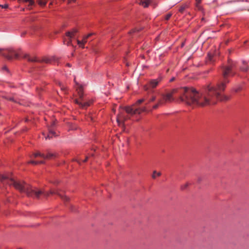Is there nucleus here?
<instances>
[{"label": "nucleus", "instance_id": "obj_1", "mask_svg": "<svg viewBox=\"0 0 249 249\" xmlns=\"http://www.w3.org/2000/svg\"><path fill=\"white\" fill-rule=\"evenodd\" d=\"M228 82L225 79L224 82L217 84L216 87L211 84H209L203 92H199L192 88L184 87L179 89V98L182 102L189 105L201 107L214 105L218 101L228 99L220 93L225 89L226 83Z\"/></svg>", "mask_w": 249, "mask_h": 249}, {"label": "nucleus", "instance_id": "obj_2", "mask_svg": "<svg viewBox=\"0 0 249 249\" xmlns=\"http://www.w3.org/2000/svg\"><path fill=\"white\" fill-rule=\"evenodd\" d=\"M11 182L10 185H12L14 187L19 190L21 192L26 193L29 196L34 197L38 198L39 196L43 194L44 196H49L50 194H57L60 196L62 198L68 200L69 198L66 196H63L61 193L57 190H51L47 192H43L36 188H33L31 187L29 184L25 183L23 181H15L13 178L10 179Z\"/></svg>", "mask_w": 249, "mask_h": 249}, {"label": "nucleus", "instance_id": "obj_3", "mask_svg": "<svg viewBox=\"0 0 249 249\" xmlns=\"http://www.w3.org/2000/svg\"><path fill=\"white\" fill-rule=\"evenodd\" d=\"M177 91V89H174L171 92L162 94L161 98L158 100L157 104L153 107V108L157 109L160 107L164 106L166 103L172 102L174 100L173 95Z\"/></svg>", "mask_w": 249, "mask_h": 249}, {"label": "nucleus", "instance_id": "obj_4", "mask_svg": "<svg viewBox=\"0 0 249 249\" xmlns=\"http://www.w3.org/2000/svg\"><path fill=\"white\" fill-rule=\"evenodd\" d=\"M125 111L131 115H134L136 114H140L142 112H144L146 110V108L145 107L142 108H136L135 107V105H132L130 107H125Z\"/></svg>", "mask_w": 249, "mask_h": 249}, {"label": "nucleus", "instance_id": "obj_5", "mask_svg": "<svg viewBox=\"0 0 249 249\" xmlns=\"http://www.w3.org/2000/svg\"><path fill=\"white\" fill-rule=\"evenodd\" d=\"M160 80H161L160 78H158L156 79L151 80L149 82L150 87L152 88H156L157 86V85L159 84V83L160 82Z\"/></svg>", "mask_w": 249, "mask_h": 249}, {"label": "nucleus", "instance_id": "obj_6", "mask_svg": "<svg viewBox=\"0 0 249 249\" xmlns=\"http://www.w3.org/2000/svg\"><path fill=\"white\" fill-rule=\"evenodd\" d=\"M75 88L77 91L79 96L81 97L83 92V87L75 82Z\"/></svg>", "mask_w": 249, "mask_h": 249}, {"label": "nucleus", "instance_id": "obj_7", "mask_svg": "<svg viewBox=\"0 0 249 249\" xmlns=\"http://www.w3.org/2000/svg\"><path fill=\"white\" fill-rule=\"evenodd\" d=\"M151 2L150 0H139V3L144 8L147 7Z\"/></svg>", "mask_w": 249, "mask_h": 249}, {"label": "nucleus", "instance_id": "obj_8", "mask_svg": "<svg viewBox=\"0 0 249 249\" xmlns=\"http://www.w3.org/2000/svg\"><path fill=\"white\" fill-rule=\"evenodd\" d=\"M77 30L76 29H72L70 31H69L66 33V36L70 38L73 37L75 34L77 32Z\"/></svg>", "mask_w": 249, "mask_h": 249}, {"label": "nucleus", "instance_id": "obj_9", "mask_svg": "<svg viewBox=\"0 0 249 249\" xmlns=\"http://www.w3.org/2000/svg\"><path fill=\"white\" fill-rule=\"evenodd\" d=\"M125 119L124 118V115L122 113H120L117 116V122L118 124L119 125H120L122 122L125 120Z\"/></svg>", "mask_w": 249, "mask_h": 249}, {"label": "nucleus", "instance_id": "obj_10", "mask_svg": "<svg viewBox=\"0 0 249 249\" xmlns=\"http://www.w3.org/2000/svg\"><path fill=\"white\" fill-rule=\"evenodd\" d=\"M75 103H76V104H78L79 106H80L82 107H88L90 105V103L89 102L82 103L81 102L78 101V100H77V99L75 100Z\"/></svg>", "mask_w": 249, "mask_h": 249}, {"label": "nucleus", "instance_id": "obj_11", "mask_svg": "<svg viewBox=\"0 0 249 249\" xmlns=\"http://www.w3.org/2000/svg\"><path fill=\"white\" fill-rule=\"evenodd\" d=\"M77 44L79 47L81 48H84V45L87 43V40L83 37V39L81 41L77 40Z\"/></svg>", "mask_w": 249, "mask_h": 249}, {"label": "nucleus", "instance_id": "obj_12", "mask_svg": "<svg viewBox=\"0 0 249 249\" xmlns=\"http://www.w3.org/2000/svg\"><path fill=\"white\" fill-rule=\"evenodd\" d=\"M33 157H34L35 158H36L37 157H42V158H45V155L44 154H42L39 152H36L33 155Z\"/></svg>", "mask_w": 249, "mask_h": 249}, {"label": "nucleus", "instance_id": "obj_13", "mask_svg": "<svg viewBox=\"0 0 249 249\" xmlns=\"http://www.w3.org/2000/svg\"><path fill=\"white\" fill-rule=\"evenodd\" d=\"M9 52V53H10L11 54V55L9 56V58H11L13 57L12 56V54H14V57L16 58H18V57H19V55L18 53H16V52H15L13 50H9L8 51Z\"/></svg>", "mask_w": 249, "mask_h": 249}, {"label": "nucleus", "instance_id": "obj_14", "mask_svg": "<svg viewBox=\"0 0 249 249\" xmlns=\"http://www.w3.org/2000/svg\"><path fill=\"white\" fill-rule=\"evenodd\" d=\"M48 0H37V2L40 6H45Z\"/></svg>", "mask_w": 249, "mask_h": 249}, {"label": "nucleus", "instance_id": "obj_15", "mask_svg": "<svg viewBox=\"0 0 249 249\" xmlns=\"http://www.w3.org/2000/svg\"><path fill=\"white\" fill-rule=\"evenodd\" d=\"M230 71L231 69L229 67H227V68L225 69L223 72V76L224 78H226V77L228 76V75L230 72Z\"/></svg>", "mask_w": 249, "mask_h": 249}, {"label": "nucleus", "instance_id": "obj_16", "mask_svg": "<svg viewBox=\"0 0 249 249\" xmlns=\"http://www.w3.org/2000/svg\"><path fill=\"white\" fill-rule=\"evenodd\" d=\"M23 57L25 58H27L29 61L33 62L36 60L35 58H31L28 54H25Z\"/></svg>", "mask_w": 249, "mask_h": 249}, {"label": "nucleus", "instance_id": "obj_17", "mask_svg": "<svg viewBox=\"0 0 249 249\" xmlns=\"http://www.w3.org/2000/svg\"><path fill=\"white\" fill-rule=\"evenodd\" d=\"M54 136L55 133L52 130H50L48 136L47 137H45V139H47V138H52L53 136Z\"/></svg>", "mask_w": 249, "mask_h": 249}, {"label": "nucleus", "instance_id": "obj_18", "mask_svg": "<svg viewBox=\"0 0 249 249\" xmlns=\"http://www.w3.org/2000/svg\"><path fill=\"white\" fill-rule=\"evenodd\" d=\"M161 175L160 172H158L156 171H154L153 173L152 177L153 178H156L157 177H159Z\"/></svg>", "mask_w": 249, "mask_h": 249}, {"label": "nucleus", "instance_id": "obj_19", "mask_svg": "<svg viewBox=\"0 0 249 249\" xmlns=\"http://www.w3.org/2000/svg\"><path fill=\"white\" fill-rule=\"evenodd\" d=\"M54 156V154L51 153H48L47 155H45V158L44 159H51Z\"/></svg>", "mask_w": 249, "mask_h": 249}, {"label": "nucleus", "instance_id": "obj_20", "mask_svg": "<svg viewBox=\"0 0 249 249\" xmlns=\"http://www.w3.org/2000/svg\"><path fill=\"white\" fill-rule=\"evenodd\" d=\"M248 66L246 64H244V66L241 67V70L242 71H246L248 70Z\"/></svg>", "mask_w": 249, "mask_h": 249}, {"label": "nucleus", "instance_id": "obj_21", "mask_svg": "<svg viewBox=\"0 0 249 249\" xmlns=\"http://www.w3.org/2000/svg\"><path fill=\"white\" fill-rule=\"evenodd\" d=\"M28 4L29 8H31L30 7L34 5L35 4V2L33 0H29L28 2H27Z\"/></svg>", "mask_w": 249, "mask_h": 249}, {"label": "nucleus", "instance_id": "obj_22", "mask_svg": "<svg viewBox=\"0 0 249 249\" xmlns=\"http://www.w3.org/2000/svg\"><path fill=\"white\" fill-rule=\"evenodd\" d=\"M144 101V99H140V100H138L137 102L135 103V106L136 105H139V104H141L142 103L143 101Z\"/></svg>", "mask_w": 249, "mask_h": 249}, {"label": "nucleus", "instance_id": "obj_23", "mask_svg": "<svg viewBox=\"0 0 249 249\" xmlns=\"http://www.w3.org/2000/svg\"><path fill=\"white\" fill-rule=\"evenodd\" d=\"M171 16H172V14H170V13H169V14H167V15L165 16V19H166V20H168V19H169L170 18V17H171Z\"/></svg>", "mask_w": 249, "mask_h": 249}, {"label": "nucleus", "instance_id": "obj_24", "mask_svg": "<svg viewBox=\"0 0 249 249\" xmlns=\"http://www.w3.org/2000/svg\"><path fill=\"white\" fill-rule=\"evenodd\" d=\"M0 7H1L2 8H7L8 7V5L7 4H5L4 5H0Z\"/></svg>", "mask_w": 249, "mask_h": 249}, {"label": "nucleus", "instance_id": "obj_25", "mask_svg": "<svg viewBox=\"0 0 249 249\" xmlns=\"http://www.w3.org/2000/svg\"><path fill=\"white\" fill-rule=\"evenodd\" d=\"M29 163H31V164H37L38 162H36V161H34V160H31L30 161L28 162Z\"/></svg>", "mask_w": 249, "mask_h": 249}, {"label": "nucleus", "instance_id": "obj_26", "mask_svg": "<svg viewBox=\"0 0 249 249\" xmlns=\"http://www.w3.org/2000/svg\"><path fill=\"white\" fill-rule=\"evenodd\" d=\"M91 35H92V34H88V35H86V36H85L84 37L85 38H86V39L87 40V39H88L89 36H90Z\"/></svg>", "mask_w": 249, "mask_h": 249}, {"label": "nucleus", "instance_id": "obj_27", "mask_svg": "<svg viewBox=\"0 0 249 249\" xmlns=\"http://www.w3.org/2000/svg\"><path fill=\"white\" fill-rule=\"evenodd\" d=\"M156 99V97L155 96H153L150 99V102H153Z\"/></svg>", "mask_w": 249, "mask_h": 249}, {"label": "nucleus", "instance_id": "obj_28", "mask_svg": "<svg viewBox=\"0 0 249 249\" xmlns=\"http://www.w3.org/2000/svg\"><path fill=\"white\" fill-rule=\"evenodd\" d=\"M20 2H22L24 3H27V2L29 1V0H18Z\"/></svg>", "mask_w": 249, "mask_h": 249}, {"label": "nucleus", "instance_id": "obj_29", "mask_svg": "<svg viewBox=\"0 0 249 249\" xmlns=\"http://www.w3.org/2000/svg\"><path fill=\"white\" fill-rule=\"evenodd\" d=\"M208 57L209 60H211L213 56L211 54L209 53L208 55Z\"/></svg>", "mask_w": 249, "mask_h": 249}, {"label": "nucleus", "instance_id": "obj_30", "mask_svg": "<svg viewBox=\"0 0 249 249\" xmlns=\"http://www.w3.org/2000/svg\"><path fill=\"white\" fill-rule=\"evenodd\" d=\"M8 178V177L6 176H2V177H1V179H4L5 178Z\"/></svg>", "mask_w": 249, "mask_h": 249}, {"label": "nucleus", "instance_id": "obj_31", "mask_svg": "<svg viewBox=\"0 0 249 249\" xmlns=\"http://www.w3.org/2000/svg\"><path fill=\"white\" fill-rule=\"evenodd\" d=\"M76 0H68V3H71L72 2H74Z\"/></svg>", "mask_w": 249, "mask_h": 249}, {"label": "nucleus", "instance_id": "obj_32", "mask_svg": "<svg viewBox=\"0 0 249 249\" xmlns=\"http://www.w3.org/2000/svg\"><path fill=\"white\" fill-rule=\"evenodd\" d=\"M184 7H181L179 9V11L180 12H182L183 10H184Z\"/></svg>", "mask_w": 249, "mask_h": 249}, {"label": "nucleus", "instance_id": "obj_33", "mask_svg": "<svg viewBox=\"0 0 249 249\" xmlns=\"http://www.w3.org/2000/svg\"><path fill=\"white\" fill-rule=\"evenodd\" d=\"M88 157H87L84 160H83L82 161L83 162H86L87 160H88Z\"/></svg>", "mask_w": 249, "mask_h": 249}, {"label": "nucleus", "instance_id": "obj_34", "mask_svg": "<svg viewBox=\"0 0 249 249\" xmlns=\"http://www.w3.org/2000/svg\"><path fill=\"white\" fill-rule=\"evenodd\" d=\"M197 3H199L201 2V0H196Z\"/></svg>", "mask_w": 249, "mask_h": 249}, {"label": "nucleus", "instance_id": "obj_35", "mask_svg": "<svg viewBox=\"0 0 249 249\" xmlns=\"http://www.w3.org/2000/svg\"><path fill=\"white\" fill-rule=\"evenodd\" d=\"M4 49L0 48V53L2 51H4Z\"/></svg>", "mask_w": 249, "mask_h": 249}, {"label": "nucleus", "instance_id": "obj_36", "mask_svg": "<svg viewBox=\"0 0 249 249\" xmlns=\"http://www.w3.org/2000/svg\"><path fill=\"white\" fill-rule=\"evenodd\" d=\"M53 4V2H51L50 3L49 5H51Z\"/></svg>", "mask_w": 249, "mask_h": 249}]
</instances>
